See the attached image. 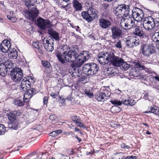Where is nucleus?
Masks as SVG:
<instances>
[{
	"mask_svg": "<svg viewBox=\"0 0 159 159\" xmlns=\"http://www.w3.org/2000/svg\"><path fill=\"white\" fill-rule=\"evenodd\" d=\"M112 7H113V13L116 16H120V17H122L123 16H128L129 13V6L125 4H121L115 8V5L116 2H112Z\"/></svg>",
	"mask_w": 159,
	"mask_h": 159,
	"instance_id": "20e7f679",
	"label": "nucleus"
},
{
	"mask_svg": "<svg viewBox=\"0 0 159 159\" xmlns=\"http://www.w3.org/2000/svg\"><path fill=\"white\" fill-rule=\"evenodd\" d=\"M96 99L99 102H104L109 98V94L105 91L104 92H98L95 95Z\"/></svg>",
	"mask_w": 159,
	"mask_h": 159,
	"instance_id": "2eb2a0df",
	"label": "nucleus"
},
{
	"mask_svg": "<svg viewBox=\"0 0 159 159\" xmlns=\"http://www.w3.org/2000/svg\"><path fill=\"white\" fill-rule=\"evenodd\" d=\"M143 25L144 29L148 30H152L155 26L153 19L151 16L145 17L143 19Z\"/></svg>",
	"mask_w": 159,
	"mask_h": 159,
	"instance_id": "6e6552de",
	"label": "nucleus"
},
{
	"mask_svg": "<svg viewBox=\"0 0 159 159\" xmlns=\"http://www.w3.org/2000/svg\"><path fill=\"white\" fill-rule=\"evenodd\" d=\"M8 56L10 59H16L18 57V54L16 50L14 49L12 51H10V53L8 54Z\"/></svg>",
	"mask_w": 159,
	"mask_h": 159,
	"instance_id": "cd10ccee",
	"label": "nucleus"
},
{
	"mask_svg": "<svg viewBox=\"0 0 159 159\" xmlns=\"http://www.w3.org/2000/svg\"><path fill=\"white\" fill-rule=\"evenodd\" d=\"M139 44V41L135 38H132L129 40H127L126 44L129 48H133L134 46H136Z\"/></svg>",
	"mask_w": 159,
	"mask_h": 159,
	"instance_id": "a211bd4d",
	"label": "nucleus"
},
{
	"mask_svg": "<svg viewBox=\"0 0 159 159\" xmlns=\"http://www.w3.org/2000/svg\"><path fill=\"white\" fill-rule=\"evenodd\" d=\"M135 29L134 33L136 35L139 36H143L144 35L143 32L139 26H134Z\"/></svg>",
	"mask_w": 159,
	"mask_h": 159,
	"instance_id": "5701e85b",
	"label": "nucleus"
},
{
	"mask_svg": "<svg viewBox=\"0 0 159 159\" xmlns=\"http://www.w3.org/2000/svg\"><path fill=\"white\" fill-rule=\"evenodd\" d=\"M102 6L105 9H106L108 7V3H105L102 4Z\"/></svg>",
	"mask_w": 159,
	"mask_h": 159,
	"instance_id": "4d7b16f0",
	"label": "nucleus"
},
{
	"mask_svg": "<svg viewBox=\"0 0 159 159\" xmlns=\"http://www.w3.org/2000/svg\"><path fill=\"white\" fill-rule=\"evenodd\" d=\"M120 66V68L122 70H126L130 67V65L128 64L124 60V62H122Z\"/></svg>",
	"mask_w": 159,
	"mask_h": 159,
	"instance_id": "2f4dec72",
	"label": "nucleus"
},
{
	"mask_svg": "<svg viewBox=\"0 0 159 159\" xmlns=\"http://www.w3.org/2000/svg\"><path fill=\"white\" fill-rule=\"evenodd\" d=\"M111 36L113 39L118 38L122 34V30L117 26H113L111 28Z\"/></svg>",
	"mask_w": 159,
	"mask_h": 159,
	"instance_id": "f3484780",
	"label": "nucleus"
},
{
	"mask_svg": "<svg viewBox=\"0 0 159 159\" xmlns=\"http://www.w3.org/2000/svg\"><path fill=\"white\" fill-rule=\"evenodd\" d=\"M81 15L83 18L85 19L88 22H90L91 21L90 18H91L90 17V16L89 13H88V11H83L81 13Z\"/></svg>",
	"mask_w": 159,
	"mask_h": 159,
	"instance_id": "c85d7f7f",
	"label": "nucleus"
},
{
	"mask_svg": "<svg viewBox=\"0 0 159 159\" xmlns=\"http://www.w3.org/2000/svg\"><path fill=\"white\" fill-rule=\"evenodd\" d=\"M135 103L134 100L130 98L123 101V104L127 106H133L134 105Z\"/></svg>",
	"mask_w": 159,
	"mask_h": 159,
	"instance_id": "b1692460",
	"label": "nucleus"
},
{
	"mask_svg": "<svg viewBox=\"0 0 159 159\" xmlns=\"http://www.w3.org/2000/svg\"><path fill=\"white\" fill-rule=\"evenodd\" d=\"M130 157L131 159H137V157L136 156H131Z\"/></svg>",
	"mask_w": 159,
	"mask_h": 159,
	"instance_id": "0e129e2a",
	"label": "nucleus"
},
{
	"mask_svg": "<svg viewBox=\"0 0 159 159\" xmlns=\"http://www.w3.org/2000/svg\"><path fill=\"white\" fill-rule=\"evenodd\" d=\"M50 136H51L52 137L56 136H57V134L55 131H52L50 133Z\"/></svg>",
	"mask_w": 159,
	"mask_h": 159,
	"instance_id": "5fc2aeb1",
	"label": "nucleus"
},
{
	"mask_svg": "<svg viewBox=\"0 0 159 159\" xmlns=\"http://www.w3.org/2000/svg\"><path fill=\"white\" fill-rule=\"evenodd\" d=\"M41 62L42 66L45 68V72L48 74L51 73L52 71V67L50 62L46 60L42 61Z\"/></svg>",
	"mask_w": 159,
	"mask_h": 159,
	"instance_id": "aec40b11",
	"label": "nucleus"
},
{
	"mask_svg": "<svg viewBox=\"0 0 159 159\" xmlns=\"http://www.w3.org/2000/svg\"><path fill=\"white\" fill-rule=\"evenodd\" d=\"M99 23L100 26L103 28H107L109 25V22L103 19H100Z\"/></svg>",
	"mask_w": 159,
	"mask_h": 159,
	"instance_id": "a878e982",
	"label": "nucleus"
},
{
	"mask_svg": "<svg viewBox=\"0 0 159 159\" xmlns=\"http://www.w3.org/2000/svg\"><path fill=\"white\" fill-rule=\"evenodd\" d=\"M138 68L137 69H138V68H139L140 70H146V69H148L144 65L140 64H138Z\"/></svg>",
	"mask_w": 159,
	"mask_h": 159,
	"instance_id": "de8ad7c7",
	"label": "nucleus"
},
{
	"mask_svg": "<svg viewBox=\"0 0 159 159\" xmlns=\"http://www.w3.org/2000/svg\"><path fill=\"white\" fill-rule=\"evenodd\" d=\"M124 154L122 152L113 154L111 156V159H123L125 157Z\"/></svg>",
	"mask_w": 159,
	"mask_h": 159,
	"instance_id": "393cba45",
	"label": "nucleus"
},
{
	"mask_svg": "<svg viewBox=\"0 0 159 159\" xmlns=\"http://www.w3.org/2000/svg\"><path fill=\"white\" fill-rule=\"evenodd\" d=\"M20 114H21L19 110L17 111H14L7 114V116L9 120L10 121H14L16 119V116H19Z\"/></svg>",
	"mask_w": 159,
	"mask_h": 159,
	"instance_id": "6ab92c4d",
	"label": "nucleus"
},
{
	"mask_svg": "<svg viewBox=\"0 0 159 159\" xmlns=\"http://www.w3.org/2000/svg\"><path fill=\"white\" fill-rule=\"evenodd\" d=\"M36 93V90L34 88H32L28 90L24 95L23 100L25 102H29L32 96Z\"/></svg>",
	"mask_w": 159,
	"mask_h": 159,
	"instance_id": "dca6fc26",
	"label": "nucleus"
},
{
	"mask_svg": "<svg viewBox=\"0 0 159 159\" xmlns=\"http://www.w3.org/2000/svg\"><path fill=\"white\" fill-rule=\"evenodd\" d=\"M75 138L78 140L79 143H80L82 141L81 139L79 138L77 135L75 136Z\"/></svg>",
	"mask_w": 159,
	"mask_h": 159,
	"instance_id": "052dcab7",
	"label": "nucleus"
},
{
	"mask_svg": "<svg viewBox=\"0 0 159 159\" xmlns=\"http://www.w3.org/2000/svg\"><path fill=\"white\" fill-rule=\"evenodd\" d=\"M111 102L112 104L118 106H120L123 103V101H120L118 99L111 101Z\"/></svg>",
	"mask_w": 159,
	"mask_h": 159,
	"instance_id": "58836bf2",
	"label": "nucleus"
},
{
	"mask_svg": "<svg viewBox=\"0 0 159 159\" xmlns=\"http://www.w3.org/2000/svg\"><path fill=\"white\" fill-rule=\"evenodd\" d=\"M57 134V135L59 134H60L62 132V131L61 130L59 129L55 131Z\"/></svg>",
	"mask_w": 159,
	"mask_h": 159,
	"instance_id": "13d9d810",
	"label": "nucleus"
},
{
	"mask_svg": "<svg viewBox=\"0 0 159 159\" xmlns=\"http://www.w3.org/2000/svg\"><path fill=\"white\" fill-rule=\"evenodd\" d=\"M86 79L85 77L84 76H83L79 78V81L80 82L83 81L85 80Z\"/></svg>",
	"mask_w": 159,
	"mask_h": 159,
	"instance_id": "864d4df0",
	"label": "nucleus"
},
{
	"mask_svg": "<svg viewBox=\"0 0 159 159\" xmlns=\"http://www.w3.org/2000/svg\"><path fill=\"white\" fill-rule=\"evenodd\" d=\"M76 123L77 124V126L80 127H82L84 128H85V126L82 123L80 122L79 120L77 122H76Z\"/></svg>",
	"mask_w": 159,
	"mask_h": 159,
	"instance_id": "8fccbe9b",
	"label": "nucleus"
},
{
	"mask_svg": "<svg viewBox=\"0 0 159 159\" xmlns=\"http://www.w3.org/2000/svg\"><path fill=\"white\" fill-rule=\"evenodd\" d=\"M54 40L52 37H49L43 41V44L45 49L48 51L52 52L54 50Z\"/></svg>",
	"mask_w": 159,
	"mask_h": 159,
	"instance_id": "9b49d317",
	"label": "nucleus"
},
{
	"mask_svg": "<svg viewBox=\"0 0 159 159\" xmlns=\"http://www.w3.org/2000/svg\"><path fill=\"white\" fill-rule=\"evenodd\" d=\"M49 119L52 121H54L57 119V117L54 115H50L49 117Z\"/></svg>",
	"mask_w": 159,
	"mask_h": 159,
	"instance_id": "09e8293b",
	"label": "nucleus"
},
{
	"mask_svg": "<svg viewBox=\"0 0 159 159\" xmlns=\"http://www.w3.org/2000/svg\"><path fill=\"white\" fill-rule=\"evenodd\" d=\"M116 47L118 48H121L122 46L121 45V41L119 40L118 42H117L116 44Z\"/></svg>",
	"mask_w": 159,
	"mask_h": 159,
	"instance_id": "3c124183",
	"label": "nucleus"
},
{
	"mask_svg": "<svg viewBox=\"0 0 159 159\" xmlns=\"http://www.w3.org/2000/svg\"><path fill=\"white\" fill-rule=\"evenodd\" d=\"M19 62H20V64L22 62V64H26V61H22L21 60H20V59L19 60Z\"/></svg>",
	"mask_w": 159,
	"mask_h": 159,
	"instance_id": "680f3d73",
	"label": "nucleus"
},
{
	"mask_svg": "<svg viewBox=\"0 0 159 159\" xmlns=\"http://www.w3.org/2000/svg\"><path fill=\"white\" fill-rule=\"evenodd\" d=\"M152 39L154 42H159V31L155 32L152 35Z\"/></svg>",
	"mask_w": 159,
	"mask_h": 159,
	"instance_id": "72a5a7b5",
	"label": "nucleus"
},
{
	"mask_svg": "<svg viewBox=\"0 0 159 159\" xmlns=\"http://www.w3.org/2000/svg\"><path fill=\"white\" fill-rule=\"evenodd\" d=\"M46 153H47L46 152L44 153L41 152L39 154H37L36 156L34 155L32 156V158L34 159H42L43 156Z\"/></svg>",
	"mask_w": 159,
	"mask_h": 159,
	"instance_id": "c9c22d12",
	"label": "nucleus"
},
{
	"mask_svg": "<svg viewBox=\"0 0 159 159\" xmlns=\"http://www.w3.org/2000/svg\"><path fill=\"white\" fill-rule=\"evenodd\" d=\"M9 127L10 128L16 129L18 127V124L17 120L10 121L8 124Z\"/></svg>",
	"mask_w": 159,
	"mask_h": 159,
	"instance_id": "bb28decb",
	"label": "nucleus"
},
{
	"mask_svg": "<svg viewBox=\"0 0 159 159\" xmlns=\"http://www.w3.org/2000/svg\"><path fill=\"white\" fill-rule=\"evenodd\" d=\"M60 100L61 101H59L61 103H64L65 101L66 100L64 98H63L62 99L61 98V99H60Z\"/></svg>",
	"mask_w": 159,
	"mask_h": 159,
	"instance_id": "bf43d9fd",
	"label": "nucleus"
},
{
	"mask_svg": "<svg viewBox=\"0 0 159 159\" xmlns=\"http://www.w3.org/2000/svg\"><path fill=\"white\" fill-rule=\"evenodd\" d=\"M125 143H122L121 144V147L122 148H124V147H125Z\"/></svg>",
	"mask_w": 159,
	"mask_h": 159,
	"instance_id": "338daca9",
	"label": "nucleus"
},
{
	"mask_svg": "<svg viewBox=\"0 0 159 159\" xmlns=\"http://www.w3.org/2000/svg\"><path fill=\"white\" fill-rule=\"evenodd\" d=\"M150 110L146 112L145 113H149L151 112L156 115H159V109L157 107H151Z\"/></svg>",
	"mask_w": 159,
	"mask_h": 159,
	"instance_id": "7c9ffc66",
	"label": "nucleus"
},
{
	"mask_svg": "<svg viewBox=\"0 0 159 159\" xmlns=\"http://www.w3.org/2000/svg\"><path fill=\"white\" fill-rule=\"evenodd\" d=\"M109 53L104 52L98 55L97 60L100 64L105 65V68L104 70L105 72H107L109 70V67L108 63L109 62Z\"/></svg>",
	"mask_w": 159,
	"mask_h": 159,
	"instance_id": "39448f33",
	"label": "nucleus"
},
{
	"mask_svg": "<svg viewBox=\"0 0 159 159\" xmlns=\"http://www.w3.org/2000/svg\"><path fill=\"white\" fill-rule=\"evenodd\" d=\"M6 131V127L2 124H0V135L4 134Z\"/></svg>",
	"mask_w": 159,
	"mask_h": 159,
	"instance_id": "79ce46f5",
	"label": "nucleus"
},
{
	"mask_svg": "<svg viewBox=\"0 0 159 159\" xmlns=\"http://www.w3.org/2000/svg\"><path fill=\"white\" fill-rule=\"evenodd\" d=\"M121 109L117 106H112L111 109L112 112H117L120 111Z\"/></svg>",
	"mask_w": 159,
	"mask_h": 159,
	"instance_id": "4c0bfd02",
	"label": "nucleus"
},
{
	"mask_svg": "<svg viewBox=\"0 0 159 159\" xmlns=\"http://www.w3.org/2000/svg\"><path fill=\"white\" fill-rule=\"evenodd\" d=\"M25 5L30 11H27L25 13V16L28 19L32 20H34L38 16L39 10L33 4H31L30 0H23Z\"/></svg>",
	"mask_w": 159,
	"mask_h": 159,
	"instance_id": "7ed1b4c3",
	"label": "nucleus"
},
{
	"mask_svg": "<svg viewBox=\"0 0 159 159\" xmlns=\"http://www.w3.org/2000/svg\"><path fill=\"white\" fill-rule=\"evenodd\" d=\"M73 6L76 11L82 10V6L81 4L77 0H74L72 2Z\"/></svg>",
	"mask_w": 159,
	"mask_h": 159,
	"instance_id": "412c9836",
	"label": "nucleus"
},
{
	"mask_svg": "<svg viewBox=\"0 0 159 159\" xmlns=\"http://www.w3.org/2000/svg\"><path fill=\"white\" fill-rule=\"evenodd\" d=\"M57 57L59 61L65 66L67 62H74L76 60L79 61L73 63L71 66L73 69V73L75 74V76L79 77L83 73L88 76L94 75L99 71V67L98 65L94 62H90L85 64L82 67V65L87 60L89 59V55L87 51H83L79 55L77 54L75 51L70 49L69 47L67 45H64L61 50L57 52Z\"/></svg>",
	"mask_w": 159,
	"mask_h": 159,
	"instance_id": "f257e3e1",
	"label": "nucleus"
},
{
	"mask_svg": "<svg viewBox=\"0 0 159 159\" xmlns=\"http://www.w3.org/2000/svg\"><path fill=\"white\" fill-rule=\"evenodd\" d=\"M50 96L53 98H59L61 99V97L59 96V92L58 91L52 92L50 94Z\"/></svg>",
	"mask_w": 159,
	"mask_h": 159,
	"instance_id": "e433bc0d",
	"label": "nucleus"
},
{
	"mask_svg": "<svg viewBox=\"0 0 159 159\" xmlns=\"http://www.w3.org/2000/svg\"><path fill=\"white\" fill-rule=\"evenodd\" d=\"M154 78L155 79H156V80H158V81H159V77H158V76H155L154 77Z\"/></svg>",
	"mask_w": 159,
	"mask_h": 159,
	"instance_id": "774afa93",
	"label": "nucleus"
},
{
	"mask_svg": "<svg viewBox=\"0 0 159 159\" xmlns=\"http://www.w3.org/2000/svg\"><path fill=\"white\" fill-rule=\"evenodd\" d=\"M132 12V17L134 20L139 22L143 19L144 13L142 9L135 7L133 9Z\"/></svg>",
	"mask_w": 159,
	"mask_h": 159,
	"instance_id": "1a4fd4ad",
	"label": "nucleus"
},
{
	"mask_svg": "<svg viewBox=\"0 0 159 159\" xmlns=\"http://www.w3.org/2000/svg\"><path fill=\"white\" fill-rule=\"evenodd\" d=\"M14 64L11 61H7L4 62V64H0V72L4 74L5 76L7 73V69H10L14 66Z\"/></svg>",
	"mask_w": 159,
	"mask_h": 159,
	"instance_id": "4468645a",
	"label": "nucleus"
},
{
	"mask_svg": "<svg viewBox=\"0 0 159 159\" xmlns=\"http://www.w3.org/2000/svg\"><path fill=\"white\" fill-rule=\"evenodd\" d=\"M71 119L73 121L76 123L77 122L79 121L80 117L77 116H73L71 117Z\"/></svg>",
	"mask_w": 159,
	"mask_h": 159,
	"instance_id": "c03bdc74",
	"label": "nucleus"
},
{
	"mask_svg": "<svg viewBox=\"0 0 159 159\" xmlns=\"http://www.w3.org/2000/svg\"><path fill=\"white\" fill-rule=\"evenodd\" d=\"M87 11L90 17L91 18L90 19L92 21L97 15L96 10L92 7H90L89 8Z\"/></svg>",
	"mask_w": 159,
	"mask_h": 159,
	"instance_id": "4be33fe9",
	"label": "nucleus"
},
{
	"mask_svg": "<svg viewBox=\"0 0 159 159\" xmlns=\"http://www.w3.org/2000/svg\"><path fill=\"white\" fill-rule=\"evenodd\" d=\"M12 79L15 82H19L22 78L23 73L22 70L19 67L13 68L11 71Z\"/></svg>",
	"mask_w": 159,
	"mask_h": 159,
	"instance_id": "423d86ee",
	"label": "nucleus"
},
{
	"mask_svg": "<svg viewBox=\"0 0 159 159\" xmlns=\"http://www.w3.org/2000/svg\"><path fill=\"white\" fill-rule=\"evenodd\" d=\"M111 70V72H110V75L111 76H113L117 74V70L115 68H112L111 66L110 67V70Z\"/></svg>",
	"mask_w": 159,
	"mask_h": 159,
	"instance_id": "a19ab883",
	"label": "nucleus"
},
{
	"mask_svg": "<svg viewBox=\"0 0 159 159\" xmlns=\"http://www.w3.org/2000/svg\"><path fill=\"white\" fill-rule=\"evenodd\" d=\"M10 50L7 48L4 47V46L0 44V51L2 52L5 53L7 52L8 51Z\"/></svg>",
	"mask_w": 159,
	"mask_h": 159,
	"instance_id": "ea45409f",
	"label": "nucleus"
},
{
	"mask_svg": "<svg viewBox=\"0 0 159 159\" xmlns=\"http://www.w3.org/2000/svg\"><path fill=\"white\" fill-rule=\"evenodd\" d=\"M7 17L12 22H15L17 20L16 18V17L11 16L10 15H7Z\"/></svg>",
	"mask_w": 159,
	"mask_h": 159,
	"instance_id": "37998d69",
	"label": "nucleus"
},
{
	"mask_svg": "<svg viewBox=\"0 0 159 159\" xmlns=\"http://www.w3.org/2000/svg\"><path fill=\"white\" fill-rule=\"evenodd\" d=\"M68 4L66 5H62V6H61V7L63 8H65V10L66 11H67V9L66 8V7H67L68 6Z\"/></svg>",
	"mask_w": 159,
	"mask_h": 159,
	"instance_id": "e2e57ef3",
	"label": "nucleus"
},
{
	"mask_svg": "<svg viewBox=\"0 0 159 159\" xmlns=\"http://www.w3.org/2000/svg\"><path fill=\"white\" fill-rule=\"evenodd\" d=\"M1 45L4 46V47L7 48L10 50L11 47V44L10 42L7 40H4L1 43Z\"/></svg>",
	"mask_w": 159,
	"mask_h": 159,
	"instance_id": "f704fd0d",
	"label": "nucleus"
},
{
	"mask_svg": "<svg viewBox=\"0 0 159 159\" xmlns=\"http://www.w3.org/2000/svg\"><path fill=\"white\" fill-rule=\"evenodd\" d=\"M143 54L146 56L148 57L150 55L155 52V48L152 45L143 44L141 48Z\"/></svg>",
	"mask_w": 159,
	"mask_h": 159,
	"instance_id": "9d476101",
	"label": "nucleus"
},
{
	"mask_svg": "<svg viewBox=\"0 0 159 159\" xmlns=\"http://www.w3.org/2000/svg\"><path fill=\"white\" fill-rule=\"evenodd\" d=\"M110 66L111 65L115 66L120 67L124 60L120 57L115 56L113 53L110 54Z\"/></svg>",
	"mask_w": 159,
	"mask_h": 159,
	"instance_id": "f8f14e48",
	"label": "nucleus"
},
{
	"mask_svg": "<svg viewBox=\"0 0 159 159\" xmlns=\"http://www.w3.org/2000/svg\"><path fill=\"white\" fill-rule=\"evenodd\" d=\"M131 74L132 76L134 77H138L141 76L140 72L139 70H138L136 68L132 69Z\"/></svg>",
	"mask_w": 159,
	"mask_h": 159,
	"instance_id": "473e14b6",
	"label": "nucleus"
},
{
	"mask_svg": "<svg viewBox=\"0 0 159 159\" xmlns=\"http://www.w3.org/2000/svg\"><path fill=\"white\" fill-rule=\"evenodd\" d=\"M37 21L38 26L42 29L45 30L47 29H49L48 30V33L53 39H54L57 40L59 39L58 33L51 28L53 26L51 21L48 20L44 19L40 17L38 18Z\"/></svg>",
	"mask_w": 159,
	"mask_h": 159,
	"instance_id": "f03ea898",
	"label": "nucleus"
},
{
	"mask_svg": "<svg viewBox=\"0 0 159 159\" xmlns=\"http://www.w3.org/2000/svg\"><path fill=\"white\" fill-rule=\"evenodd\" d=\"M43 0H34V1L37 4H39L42 2Z\"/></svg>",
	"mask_w": 159,
	"mask_h": 159,
	"instance_id": "6e6d98bb",
	"label": "nucleus"
},
{
	"mask_svg": "<svg viewBox=\"0 0 159 159\" xmlns=\"http://www.w3.org/2000/svg\"><path fill=\"white\" fill-rule=\"evenodd\" d=\"M110 125L111 126V127H115L116 125L115 124L113 125V123L112 122H111V123L110 124Z\"/></svg>",
	"mask_w": 159,
	"mask_h": 159,
	"instance_id": "69168bd1",
	"label": "nucleus"
},
{
	"mask_svg": "<svg viewBox=\"0 0 159 159\" xmlns=\"http://www.w3.org/2000/svg\"><path fill=\"white\" fill-rule=\"evenodd\" d=\"M32 45L35 48L38 49L39 48V42H33L32 44Z\"/></svg>",
	"mask_w": 159,
	"mask_h": 159,
	"instance_id": "49530a36",
	"label": "nucleus"
},
{
	"mask_svg": "<svg viewBox=\"0 0 159 159\" xmlns=\"http://www.w3.org/2000/svg\"><path fill=\"white\" fill-rule=\"evenodd\" d=\"M34 82L33 78H31L28 79L26 78H24L22 80L20 85L22 90L24 91H27L30 87L31 83H33Z\"/></svg>",
	"mask_w": 159,
	"mask_h": 159,
	"instance_id": "ddd939ff",
	"label": "nucleus"
},
{
	"mask_svg": "<svg viewBox=\"0 0 159 159\" xmlns=\"http://www.w3.org/2000/svg\"><path fill=\"white\" fill-rule=\"evenodd\" d=\"M85 94L89 98H92L93 97V94L92 93H91L89 91H86Z\"/></svg>",
	"mask_w": 159,
	"mask_h": 159,
	"instance_id": "a18cd8bd",
	"label": "nucleus"
},
{
	"mask_svg": "<svg viewBox=\"0 0 159 159\" xmlns=\"http://www.w3.org/2000/svg\"><path fill=\"white\" fill-rule=\"evenodd\" d=\"M25 101H21L18 99H15L13 101V103L17 107L23 106L24 105Z\"/></svg>",
	"mask_w": 159,
	"mask_h": 159,
	"instance_id": "c756f323",
	"label": "nucleus"
},
{
	"mask_svg": "<svg viewBox=\"0 0 159 159\" xmlns=\"http://www.w3.org/2000/svg\"><path fill=\"white\" fill-rule=\"evenodd\" d=\"M48 102V98L47 97H45L43 98V103L44 104H47Z\"/></svg>",
	"mask_w": 159,
	"mask_h": 159,
	"instance_id": "603ef678",
	"label": "nucleus"
},
{
	"mask_svg": "<svg viewBox=\"0 0 159 159\" xmlns=\"http://www.w3.org/2000/svg\"><path fill=\"white\" fill-rule=\"evenodd\" d=\"M134 22L130 16H125V18H122L121 19L120 23V26L125 29H129L134 26Z\"/></svg>",
	"mask_w": 159,
	"mask_h": 159,
	"instance_id": "0eeeda50",
	"label": "nucleus"
}]
</instances>
